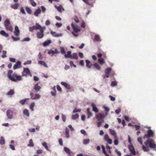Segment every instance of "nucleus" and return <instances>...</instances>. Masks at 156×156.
Returning <instances> with one entry per match:
<instances>
[{
	"instance_id": "obj_55",
	"label": "nucleus",
	"mask_w": 156,
	"mask_h": 156,
	"mask_svg": "<svg viewBox=\"0 0 156 156\" xmlns=\"http://www.w3.org/2000/svg\"><path fill=\"white\" fill-rule=\"evenodd\" d=\"M38 56V58L40 59H42L43 58V55L40 52L39 53Z\"/></svg>"
},
{
	"instance_id": "obj_10",
	"label": "nucleus",
	"mask_w": 156,
	"mask_h": 156,
	"mask_svg": "<svg viewBox=\"0 0 156 156\" xmlns=\"http://www.w3.org/2000/svg\"><path fill=\"white\" fill-rule=\"evenodd\" d=\"M13 113V112L10 110L7 111L6 115L8 119H12V118Z\"/></svg>"
},
{
	"instance_id": "obj_61",
	"label": "nucleus",
	"mask_w": 156,
	"mask_h": 156,
	"mask_svg": "<svg viewBox=\"0 0 156 156\" xmlns=\"http://www.w3.org/2000/svg\"><path fill=\"white\" fill-rule=\"evenodd\" d=\"M81 112V110L79 109H77L75 108L73 111V113H76L77 112Z\"/></svg>"
},
{
	"instance_id": "obj_37",
	"label": "nucleus",
	"mask_w": 156,
	"mask_h": 156,
	"mask_svg": "<svg viewBox=\"0 0 156 156\" xmlns=\"http://www.w3.org/2000/svg\"><path fill=\"white\" fill-rule=\"evenodd\" d=\"M79 115L78 114L76 113L75 115H73L72 118V119L75 120L78 118L79 117Z\"/></svg>"
},
{
	"instance_id": "obj_33",
	"label": "nucleus",
	"mask_w": 156,
	"mask_h": 156,
	"mask_svg": "<svg viewBox=\"0 0 156 156\" xmlns=\"http://www.w3.org/2000/svg\"><path fill=\"white\" fill-rule=\"evenodd\" d=\"M98 70H100L101 69V67L97 63H95L93 65Z\"/></svg>"
},
{
	"instance_id": "obj_7",
	"label": "nucleus",
	"mask_w": 156,
	"mask_h": 156,
	"mask_svg": "<svg viewBox=\"0 0 156 156\" xmlns=\"http://www.w3.org/2000/svg\"><path fill=\"white\" fill-rule=\"evenodd\" d=\"M42 28V27L38 23L36 24L35 26H33L29 28V29L30 31L32 32L35 30H40Z\"/></svg>"
},
{
	"instance_id": "obj_25",
	"label": "nucleus",
	"mask_w": 156,
	"mask_h": 156,
	"mask_svg": "<svg viewBox=\"0 0 156 156\" xmlns=\"http://www.w3.org/2000/svg\"><path fill=\"white\" fill-rule=\"evenodd\" d=\"M38 63L39 64L43 66H44L45 67H46L47 68L48 67V66L47 64L45 62L43 61H38Z\"/></svg>"
},
{
	"instance_id": "obj_13",
	"label": "nucleus",
	"mask_w": 156,
	"mask_h": 156,
	"mask_svg": "<svg viewBox=\"0 0 156 156\" xmlns=\"http://www.w3.org/2000/svg\"><path fill=\"white\" fill-rule=\"evenodd\" d=\"M15 36H18L20 34V30L18 27L17 26L15 27V30L13 32Z\"/></svg>"
},
{
	"instance_id": "obj_15",
	"label": "nucleus",
	"mask_w": 156,
	"mask_h": 156,
	"mask_svg": "<svg viewBox=\"0 0 156 156\" xmlns=\"http://www.w3.org/2000/svg\"><path fill=\"white\" fill-rule=\"evenodd\" d=\"M59 53V52L58 51L57 49H55V51L50 49L48 52V53L50 55L52 54V55L55 54H58Z\"/></svg>"
},
{
	"instance_id": "obj_53",
	"label": "nucleus",
	"mask_w": 156,
	"mask_h": 156,
	"mask_svg": "<svg viewBox=\"0 0 156 156\" xmlns=\"http://www.w3.org/2000/svg\"><path fill=\"white\" fill-rule=\"evenodd\" d=\"M98 62L101 65L103 64L104 63L103 59H99L98 60Z\"/></svg>"
},
{
	"instance_id": "obj_36",
	"label": "nucleus",
	"mask_w": 156,
	"mask_h": 156,
	"mask_svg": "<svg viewBox=\"0 0 156 156\" xmlns=\"http://www.w3.org/2000/svg\"><path fill=\"white\" fill-rule=\"evenodd\" d=\"M30 4L33 7H35L36 6L37 4L33 0H30Z\"/></svg>"
},
{
	"instance_id": "obj_44",
	"label": "nucleus",
	"mask_w": 156,
	"mask_h": 156,
	"mask_svg": "<svg viewBox=\"0 0 156 156\" xmlns=\"http://www.w3.org/2000/svg\"><path fill=\"white\" fill-rule=\"evenodd\" d=\"M104 120L102 119L101 121H99L97 123V126L98 127H100L101 125V124L104 122Z\"/></svg>"
},
{
	"instance_id": "obj_40",
	"label": "nucleus",
	"mask_w": 156,
	"mask_h": 156,
	"mask_svg": "<svg viewBox=\"0 0 156 156\" xmlns=\"http://www.w3.org/2000/svg\"><path fill=\"white\" fill-rule=\"evenodd\" d=\"M40 98V95L38 94H35L34 98H32V100H34L38 99Z\"/></svg>"
},
{
	"instance_id": "obj_4",
	"label": "nucleus",
	"mask_w": 156,
	"mask_h": 156,
	"mask_svg": "<svg viewBox=\"0 0 156 156\" xmlns=\"http://www.w3.org/2000/svg\"><path fill=\"white\" fill-rule=\"evenodd\" d=\"M46 29L45 27H43L40 30V32H37V38L41 39L44 36V31Z\"/></svg>"
},
{
	"instance_id": "obj_8",
	"label": "nucleus",
	"mask_w": 156,
	"mask_h": 156,
	"mask_svg": "<svg viewBox=\"0 0 156 156\" xmlns=\"http://www.w3.org/2000/svg\"><path fill=\"white\" fill-rule=\"evenodd\" d=\"M107 113L106 112V115L104 114H102L100 113L96 115V117L98 120L101 121L102 120L104 119L106 115H107Z\"/></svg>"
},
{
	"instance_id": "obj_58",
	"label": "nucleus",
	"mask_w": 156,
	"mask_h": 156,
	"mask_svg": "<svg viewBox=\"0 0 156 156\" xmlns=\"http://www.w3.org/2000/svg\"><path fill=\"white\" fill-rule=\"evenodd\" d=\"M109 139V137L108 135L105 134L104 136V139L105 141Z\"/></svg>"
},
{
	"instance_id": "obj_3",
	"label": "nucleus",
	"mask_w": 156,
	"mask_h": 156,
	"mask_svg": "<svg viewBox=\"0 0 156 156\" xmlns=\"http://www.w3.org/2000/svg\"><path fill=\"white\" fill-rule=\"evenodd\" d=\"M4 26L7 30H8L12 32L13 30V28L11 26L10 21L8 19L5 20L4 22Z\"/></svg>"
},
{
	"instance_id": "obj_38",
	"label": "nucleus",
	"mask_w": 156,
	"mask_h": 156,
	"mask_svg": "<svg viewBox=\"0 0 156 156\" xmlns=\"http://www.w3.org/2000/svg\"><path fill=\"white\" fill-rule=\"evenodd\" d=\"M111 70V69L110 68H107L105 70V73L106 74L108 75L109 74Z\"/></svg>"
},
{
	"instance_id": "obj_6",
	"label": "nucleus",
	"mask_w": 156,
	"mask_h": 156,
	"mask_svg": "<svg viewBox=\"0 0 156 156\" xmlns=\"http://www.w3.org/2000/svg\"><path fill=\"white\" fill-rule=\"evenodd\" d=\"M154 136V133L153 131L151 129H149L147 131V133L145 134L144 137V139L146 138H149L151 137H153Z\"/></svg>"
},
{
	"instance_id": "obj_26",
	"label": "nucleus",
	"mask_w": 156,
	"mask_h": 156,
	"mask_svg": "<svg viewBox=\"0 0 156 156\" xmlns=\"http://www.w3.org/2000/svg\"><path fill=\"white\" fill-rule=\"evenodd\" d=\"M51 41L50 40H48L45 41L43 44V45L44 46H46L51 44Z\"/></svg>"
},
{
	"instance_id": "obj_22",
	"label": "nucleus",
	"mask_w": 156,
	"mask_h": 156,
	"mask_svg": "<svg viewBox=\"0 0 156 156\" xmlns=\"http://www.w3.org/2000/svg\"><path fill=\"white\" fill-rule=\"evenodd\" d=\"M19 6V4L17 3H16L14 5H12L11 6V7L12 8L15 9H17Z\"/></svg>"
},
{
	"instance_id": "obj_29",
	"label": "nucleus",
	"mask_w": 156,
	"mask_h": 156,
	"mask_svg": "<svg viewBox=\"0 0 156 156\" xmlns=\"http://www.w3.org/2000/svg\"><path fill=\"white\" fill-rule=\"evenodd\" d=\"M41 89V87L38 86V84H35L34 86V89L36 91H38Z\"/></svg>"
},
{
	"instance_id": "obj_41",
	"label": "nucleus",
	"mask_w": 156,
	"mask_h": 156,
	"mask_svg": "<svg viewBox=\"0 0 156 156\" xmlns=\"http://www.w3.org/2000/svg\"><path fill=\"white\" fill-rule=\"evenodd\" d=\"M28 98H26L25 99H23L20 101V103H21L22 105H23L26 101H27V100H28Z\"/></svg>"
},
{
	"instance_id": "obj_54",
	"label": "nucleus",
	"mask_w": 156,
	"mask_h": 156,
	"mask_svg": "<svg viewBox=\"0 0 156 156\" xmlns=\"http://www.w3.org/2000/svg\"><path fill=\"white\" fill-rule=\"evenodd\" d=\"M74 20L76 23H78L79 22V19L76 16H75L74 17Z\"/></svg>"
},
{
	"instance_id": "obj_16",
	"label": "nucleus",
	"mask_w": 156,
	"mask_h": 156,
	"mask_svg": "<svg viewBox=\"0 0 156 156\" xmlns=\"http://www.w3.org/2000/svg\"><path fill=\"white\" fill-rule=\"evenodd\" d=\"M41 12V11L40 8H39L37 9L34 12V14L36 16H38L39 14H40Z\"/></svg>"
},
{
	"instance_id": "obj_60",
	"label": "nucleus",
	"mask_w": 156,
	"mask_h": 156,
	"mask_svg": "<svg viewBox=\"0 0 156 156\" xmlns=\"http://www.w3.org/2000/svg\"><path fill=\"white\" fill-rule=\"evenodd\" d=\"M115 139L114 141V144L115 145H117L118 144V140L117 138H115Z\"/></svg>"
},
{
	"instance_id": "obj_64",
	"label": "nucleus",
	"mask_w": 156,
	"mask_h": 156,
	"mask_svg": "<svg viewBox=\"0 0 156 156\" xmlns=\"http://www.w3.org/2000/svg\"><path fill=\"white\" fill-rule=\"evenodd\" d=\"M134 126L136 128V130H138L140 129V126H139L137 125H135Z\"/></svg>"
},
{
	"instance_id": "obj_1",
	"label": "nucleus",
	"mask_w": 156,
	"mask_h": 156,
	"mask_svg": "<svg viewBox=\"0 0 156 156\" xmlns=\"http://www.w3.org/2000/svg\"><path fill=\"white\" fill-rule=\"evenodd\" d=\"M144 144L146 146L143 145L142 147L143 150L145 152L148 151H149V149L148 146L151 149H153L154 150H156V144L154 140L151 139H147L145 142Z\"/></svg>"
},
{
	"instance_id": "obj_50",
	"label": "nucleus",
	"mask_w": 156,
	"mask_h": 156,
	"mask_svg": "<svg viewBox=\"0 0 156 156\" xmlns=\"http://www.w3.org/2000/svg\"><path fill=\"white\" fill-rule=\"evenodd\" d=\"M117 84V83L116 81H113L112 82L111 84V86L112 87H114L116 86Z\"/></svg>"
},
{
	"instance_id": "obj_63",
	"label": "nucleus",
	"mask_w": 156,
	"mask_h": 156,
	"mask_svg": "<svg viewBox=\"0 0 156 156\" xmlns=\"http://www.w3.org/2000/svg\"><path fill=\"white\" fill-rule=\"evenodd\" d=\"M109 97L111 100L112 101H115V98L114 97H113V96H112L109 95Z\"/></svg>"
},
{
	"instance_id": "obj_45",
	"label": "nucleus",
	"mask_w": 156,
	"mask_h": 156,
	"mask_svg": "<svg viewBox=\"0 0 156 156\" xmlns=\"http://www.w3.org/2000/svg\"><path fill=\"white\" fill-rule=\"evenodd\" d=\"M55 7L59 12H62V7H58L55 5Z\"/></svg>"
},
{
	"instance_id": "obj_23",
	"label": "nucleus",
	"mask_w": 156,
	"mask_h": 156,
	"mask_svg": "<svg viewBox=\"0 0 156 156\" xmlns=\"http://www.w3.org/2000/svg\"><path fill=\"white\" fill-rule=\"evenodd\" d=\"M85 62L86 63V67L88 68H91V66L90 64V61L88 60L87 59L85 60Z\"/></svg>"
},
{
	"instance_id": "obj_57",
	"label": "nucleus",
	"mask_w": 156,
	"mask_h": 156,
	"mask_svg": "<svg viewBox=\"0 0 156 156\" xmlns=\"http://www.w3.org/2000/svg\"><path fill=\"white\" fill-rule=\"evenodd\" d=\"M70 65L71 66H73L74 67L76 68V65L74 64L73 62L72 61H70L69 62Z\"/></svg>"
},
{
	"instance_id": "obj_42",
	"label": "nucleus",
	"mask_w": 156,
	"mask_h": 156,
	"mask_svg": "<svg viewBox=\"0 0 156 156\" xmlns=\"http://www.w3.org/2000/svg\"><path fill=\"white\" fill-rule=\"evenodd\" d=\"M24 114L27 116H29V114L28 111L27 109H25L23 111Z\"/></svg>"
},
{
	"instance_id": "obj_24",
	"label": "nucleus",
	"mask_w": 156,
	"mask_h": 156,
	"mask_svg": "<svg viewBox=\"0 0 156 156\" xmlns=\"http://www.w3.org/2000/svg\"><path fill=\"white\" fill-rule=\"evenodd\" d=\"M65 135L67 138H68L69 136V130L67 127L65 129Z\"/></svg>"
},
{
	"instance_id": "obj_34",
	"label": "nucleus",
	"mask_w": 156,
	"mask_h": 156,
	"mask_svg": "<svg viewBox=\"0 0 156 156\" xmlns=\"http://www.w3.org/2000/svg\"><path fill=\"white\" fill-rule=\"evenodd\" d=\"M35 105V103L34 102H32L30 106V109H31V111H34V107Z\"/></svg>"
},
{
	"instance_id": "obj_28",
	"label": "nucleus",
	"mask_w": 156,
	"mask_h": 156,
	"mask_svg": "<svg viewBox=\"0 0 156 156\" xmlns=\"http://www.w3.org/2000/svg\"><path fill=\"white\" fill-rule=\"evenodd\" d=\"M78 58V57L77 54L76 53H73V55H72L71 58L77 59Z\"/></svg>"
},
{
	"instance_id": "obj_49",
	"label": "nucleus",
	"mask_w": 156,
	"mask_h": 156,
	"mask_svg": "<svg viewBox=\"0 0 156 156\" xmlns=\"http://www.w3.org/2000/svg\"><path fill=\"white\" fill-rule=\"evenodd\" d=\"M137 140L141 145H143L142 138L141 137H139L137 138Z\"/></svg>"
},
{
	"instance_id": "obj_27",
	"label": "nucleus",
	"mask_w": 156,
	"mask_h": 156,
	"mask_svg": "<svg viewBox=\"0 0 156 156\" xmlns=\"http://www.w3.org/2000/svg\"><path fill=\"white\" fill-rule=\"evenodd\" d=\"M87 114L88 115V118H89L92 115V113L90 112V109L89 108H87Z\"/></svg>"
},
{
	"instance_id": "obj_18",
	"label": "nucleus",
	"mask_w": 156,
	"mask_h": 156,
	"mask_svg": "<svg viewBox=\"0 0 156 156\" xmlns=\"http://www.w3.org/2000/svg\"><path fill=\"white\" fill-rule=\"evenodd\" d=\"M0 34L5 37H7L9 36L8 34L6 33L4 30H3L0 31Z\"/></svg>"
},
{
	"instance_id": "obj_39",
	"label": "nucleus",
	"mask_w": 156,
	"mask_h": 156,
	"mask_svg": "<svg viewBox=\"0 0 156 156\" xmlns=\"http://www.w3.org/2000/svg\"><path fill=\"white\" fill-rule=\"evenodd\" d=\"M26 9L27 12L29 14H31V10L30 8L28 7H26Z\"/></svg>"
},
{
	"instance_id": "obj_35",
	"label": "nucleus",
	"mask_w": 156,
	"mask_h": 156,
	"mask_svg": "<svg viewBox=\"0 0 156 156\" xmlns=\"http://www.w3.org/2000/svg\"><path fill=\"white\" fill-rule=\"evenodd\" d=\"M60 51L62 54H65L66 51L65 50L64 48L62 47H60Z\"/></svg>"
},
{
	"instance_id": "obj_19",
	"label": "nucleus",
	"mask_w": 156,
	"mask_h": 156,
	"mask_svg": "<svg viewBox=\"0 0 156 156\" xmlns=\"http://www.w3.org/2000/svg\"><path fill=\"white\" fill-rule=\"evenodd\" d=\"M91 106L92 107L93 110L94 112H98V109L94 104H91Z\"/></svg>"
},
{
	"instance_id": "obj_46",
	"label": "nucleus",
	"mask_w": 156,
	"mask_h": 156,
	"mask_svg": "<svg viewBox=\"0 0 156 156\" xmlns=\"http://www.w3.org/2000/svg\"><path fill=\"white\" fill-rule=\"evenodd\" d=\"M2 53L3 54V55H2L1 57L2 58H5L6 57V54L7 52L5 51H3Z\"/></svg>"
},
{
	"instance_id": "obj_62",
	"label": "nucleus",
	"mask_w": 156,
	"mask_h": 156,
	"mask_svg": "<svg viewBox=\"0 0 156 156\" xmlns=\"http://www.w3.org/2000/svg\"><path fill=\"white\" fill-rule=\"evenodd\" d=\"M9 61L10 62H15L16 59L15 58H9Z\"/></svg>"
},
{
	"instance_id": "obj_52",
	"label": "nucleus",
	"mask_w": 156,
	"mask_h": 156,
	"mask_svg": "<svg viewBox=\"0 0 156 156\" xmlns=\"http://www.w3.org/2000/svg\"><path fill=\"white\" fill-rule=\"evenodd\" d=\"M11 37L13 40L15 41L19 40L20 39V38L19 37H15L13 36H12Z\"/></svg>"
},
{
	"instance_id": "obj_21",
	"label": "nucleus",
	"mask_w": 156,
	"mask_h": 156,
	"mask_svg": "<svg viewBox=\"0 0 156 156\" xmlns=\"http://www.w3.org/2000/svg\"><path fill=\"white\" fill-rule=\"evenodd\" d=\"M110 132L111 135L114 136V138H117V136L116 135V133L115 131L112 129H110Z\"/></svg>"
},
{
	"instance_id": "obj_9",
	"label": "nucleus",
	"mask_w": 156,
	"mask_h": 156,
	"mask_svg": "<svg viewBox=\"0 0 156 156\" xmlns=\"http://www.w3.org/2000/svg\"><path fill=\"white\" fill-rule=\"evenodd\" d=\"M71 26L75 32L77 33L80 31V29L79 27L76 25V26H75L73 23H71Z\"/></svg>"
},
{
	"instance_id": "obj_14",
	"label": "nucleus",
	"mask_w": 156,
	"mask_h": 156,
	"mask_svg": "<svg viewBox=\"0 0 156 156\" xmlns=\"http://www.w3.org/2000/svg\"><path fill=\"white\" fill-rule=\"evenodd\" d=\"M64 150L70 156H72L73 155V153L71 152L70 150L66 147L64 148Z\"/></svg>"
},
{
	"instance_id": "obj_48",
	"label": "nucleus",
	"mask_w": 156,
	"mask_h": 156,
	"mask_svg": "<svg viewBox=\"0 0 156 156\" xmlns=\"http://www.w3.org/2000/svg\"><path fill=\"white\" fill-rule=\"evenodd\" d=\"M42 145L45 147V148L47 150H48V147L47 145V144L46 142H44L42 143Z\"/></svg>"
},
{
	"instance_id": "obj_11",
	"label": "nucleus",
	"mask_w": 156,
	"mask_h": 156,
	"mask_svg": "<svg viewBox=\"0 0 156 156\" xmlns=\"http://www.w3.org/2000/svg\"><path fill=\"white\" fill-rule=\"evenodd\" d=\"M21 62L20 61H18L15 64L13 67V69L15 70L18 68L21 67Z\"/></svg>"
},
{
	"instance_id": "obj_5",
	"label": "nucleus",
	"mask_w": 156,
	"mask_h": 156,
	"mask_svg": "<svg viewBox=\"0 0 156 156\" xmlns=\"http://www.w3.org/2000/svg\"><path fill=\"white\" fill-rule=\"evenodd\" d=\"M22 76L27 77V76H32V74L29 69L28 68H23V70L22 73Z\"/></svg>"
},
{
	"instance_id": "obj_12",
	"label": "nucleus",
	"mask_w": 156,
	"mask_h": 156,
	"mask_svg": "<svg viewBox=\"0 0 156 156\" xmlns=\"http://www.w3.org/2000/svg\"><path fill=\"white\" fill-rule=\"evenodd\" d=\"M129 149L130 153H132L133 155H135L136 154L135 150L133 146L132 145L129 146Z\"/></svg>"
},
{
	"instance_id": "obj_43",
	"label": "nucleus",
	"mask_w": 156,
	"mask_h": 156,
	"mask_svg": "<svg viewBox=\"0 0 156 156\" xmlns=\"http://www.w3.org/2000/svg\"><path fill=\"white\" fill-rule=\"evenodd\" d=\"M90 142L89 139H84L83 141V144H87Z\"/></svg>"
},
{
	"instance_id": "obj_31",
	"label": "nucleus",
	"mask_w": 156,
	"mask_h": 156,
	"mask_svg": "<svg viewBox=\"0 0 156 156\" xmlns=\"http://www.w3.org/2000/svg\"><path fill=\"white\" fill-rule=\"evenodd\" d=\"M100 40V37L98 35H95L94 39V41H98Z\"/></svg>"
},
{
	"instance_id": "obj_30",
	"label": "nucleus",
	"mask_w": 156,
	"mask_h": 156,
	"mask_svg": "<svg viewBox=\"0 0 156 156\" xmlns=\"http://www.w3.org/2000/svg\"><path fill=\"white\" fill-rule=\"evenodd\" d=\"M5 140L4 137L1 136L0 139V144L1 145H3L5 144Z\"/></svg>"
},
{
	"instance_id": "obj_2",
	"label": "nucleus",
	"mask_w": 156,
	"mask_h": 156,
	"mask_svg": "<svg viewBox=\"0 0 156 156\" xmlns=\"http://www.w3.org/2000/svg\"><path fill=\"white\" fill-rule=\"evenodd\" d=\"M12 73L13 71L12 70H9L8 71L7 76L9 79L14 82L22 80V78L21 76L17 75L16 73H14L12 75Z\"/></svg>"
},
{
	"instance_id": "obj_20",
	"label": "nucleus",
	"mask_w": 156,
	"mask_h": 156,
	"mask_svg": "<svg viewBox=\"0 0 156 156\" xmlns=\"http://www.w3.org/2000/svg\"><path fill=\"white\" fill-rule=\"evenodd\" d=\"M71 51H69L67 52V54H65V57L66 58H71L72 57V55L71 54Z\"/></svg>"
},
{
	"instance_id": "obj_59",
	"label": "nucleus",
	"mask_w": 156,
	"mask_h": 156,
	"mask_svg": "<svg viewBox=\"0 0 156 156\" xmlns=\"http://www.w3.org/2000/svg\"><path fill=\"white\" fill-rule=\"evenodd\" d=\"M115 152L118 154L119 156H121V153L119 151H118L117 149L115 150Z\"/></svg>"
},
{
	"instance_id": "obj_47",
	"label": "nucleus",
	"mask_w": 156,
	"mask_h": 156,
	"mask_svg": "<svg viewBox=\"0 0 156 156\" xmlns=\"http://www.w3.org/2000/svg\"><path fill=\"white\" fill-rule=\"evenodd\" d=\"M28 146L30 147H33L34 146L33 140L32 139L30 140L29 141V144L28 145Z\"/></svg>"
},
{
	"instance_id": "obj_17",
	"label": "nucleus",
	"mask_w": 156,
	"mask_h": 156,
	"mask_svg": "<svg viewBox=\"0 0 156 156\" xmlns=\"http://www.w3.org/2000/svg\"><path fill=\"white\" fill-rule=\"evenodd\" d=\"M61 84L62 85L64 86L66 88L68 89H69L71 88V87L69 85L65 82H62L61 83Z\"/></svg>"
},
{
	"instance_id": "obj_51",
	"label": "nucleus",
	"mask_w": 156,
	"mask_h": 156,
	"mask_svg": "<svg viewBox=\"0 0 156 156\" xmlns=\"http://www.w3.org/2000/svg\"><path fill=\"white\" fill-rule=\"evenodd\" d=\"M30 38L29 37H27L25 38H24L23 40H21V41L22 42H24V41H28L30 40Z\"/></svg>"
},
{
	"instance_id": "obj_32",
	"label": "nucleus",
	"mask_w": 156,
	"mask_h": 156,
	"mask_svg": "<svg viewBox=\"0 0 156 156\" xmlns=\"http://www.w3.org/2000/svg\"><path fill=\"white\" fill-rule=\"evenodd\" d=\"M14 94V91L12 90H10L7 93V95H8L12 96Z\"/></svg>"
},
{
	"instance_id": "obj_56",
	"label": "nucleus",
	"mask_w": 156,
	"mask_h": 156,
	"mask_svg": "<svg viewBox=\"0 0 156 156\" xmlns=\"http://www.w3.org/2000/svg\"><path fill=\"white\" fill-rule=\"evenodd\" d=\"M20 12L24 14H25L26 13L23 8V7H21L20 8Z\"/></svg>"
}]
</instances>
